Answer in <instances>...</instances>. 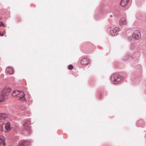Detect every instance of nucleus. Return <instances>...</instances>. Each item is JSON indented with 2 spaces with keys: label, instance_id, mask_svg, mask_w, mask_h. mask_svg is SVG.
I'll use <instances>...</instances> for the list:
<instances>
[{
  "label": "nucleus",
  "instance_id": "f257e3e1",
  "mask_svg": "<svg viewBox=\"0 0 146 146\" xmlns=\"http://www.w3.org/2000/svg\"><path fill=\"white\" fill-rule=\"evenodd\" d=\"M12 96L15 98H19V99L21 101L25 100L24 93L23 91H14L12 94Z\"/></svg>",
  "mask_w": 146,
  "mask_h": 146
},
{
  "label": "nucleus",
  "instance_id": "f03ea898",
  "mask_svg": "<svg viewBox=\"0 0 146 146\" xmlns=\"http://www.w3.org/2000/svg\"><path fill=\"white\" fill-rule=\"evenodd\" d=\"M11 129L10 123L9 122L3 123L0 125V131L3 132L4 131L6 132Z\"/></svg>",
  "mask_w": 146,
  "mask_h": 146
},
{
  "label": "nucleus",
  "instance_id": "7ed1b4c3",
  "mask_svg": "<svg viewBox=\"0 0 146 146\" xmlns=\"http://www.w3.org/2000/svg\"><path fill=\"white\" fill-rule=\"evenodd\" d=\"M132 36L133 38L135 39H140L141 37V35L139 31L136 30L134 31Z\"/></svg>",
  "mask_w": 146,
  "mask_h": 146
},
{
  "label": "nucleus",
  "instance_id": "20e7f679",
  "mask_svg": "<svg viewBox=\"0 0 146 146\" xmlns=\"http://www.w3.org/2000/svg\"><path fill=\"white\" fill-rule=\"evenodd\" d=\"M30 124V122L27 121H25L23 124V127L29 133H30L31 131Z\"/></svg>",
  "mask_w": 146,
  "mask_h": 146
},
{
  "label": "nucleus",
  "instance_id": "39448f33",
  "mask_svg": "<svg viewBox=\"0 0 146 146\" xmlns=\"http://www.w3.org/2000/svg\"><path fill=\"white\" fill-rule=\"evenodd\" d=\"M11 89L9 87H6L4 88L1 92L2 94H3L5 96H7L11 92Z\"/></svg>",
  "mask_w": 146,
  "mask_h": 146
},
{
  "label": "nucleus",
  "instance_id": "423d86ee",
  "mask_svg": "<svg viewBox=\"0 0 146 146\" xmlns=\"http://www.w3.org/2000/svg\"><path fill=\"white\" fill-rule=\"evenodd\" d=\"M5 139V136L0 135V146H6Z\"/></svg>",
  "mask_w": 146,
  "mask_h": 146
},
{
  "label": "nucleus",
  "instance_id": "0eeeda50",
  "mask_svg": "<svg viewBox=\"0 0 146 146\" xmlns=\"http://www.w3.org/2000/svg\"><path fill=\"white\" fill-rule=\"evenodd\" d=\"M117 79V84L120 81L121 79V77L118 75H112L111 79L113 81L115 80V78Z\"/></svg>",
  "mask_w": 146,
  "mask_h": 146
},
{
  "label": "nucleus",
  "instance_id": "6e6552de",
  "mask_svg": "<svg viewBox=\"0 0 146 146\" xmlns=\"http://www.w3.org/2000/svg\"><path fill=\"white\" fill-rule=\"evenodd\" d=\"M119 31V28H115L113 29L110 31V33L112 36H115L117 35Z\"/></svg>",
  "mask_w": 146,
  "mask_h": 146
},
{
  "label": "nucleus",
  "instance_id": "1a4fd4ad",
  "mask_svg": "<svg viewBox=\"0 0 146 146\" xmlns=\"http://www.w3.org/2000/svg\"><path fill=\"white\" fill-rule=\"evenodd\" d=\"M129 0H121L120 4L122 7H125L127 5Z\"/></svg>",
  "mask_w": 146,
  "mask_h": 146
},
{
  "label": "nucleus",
  "instance_id": "9d476101",
  "mask_svg": "<svg viewBox=\"0 0 146 146\" xmlns=\"http://www.w3.org/2000/svg\"><path fill=\"white\" fill-rule=\"evenodd\" d=\"M127 23V19L124 17L121 18L119 21V23L121 25H126Z\"/></svg>",
  "mask_w": 146,
  "mask_h": 146
},
{
  "label": "nucleus",
  "instance_id": "9b49d317",
  "mask_svg": "<svg viewBox=\"0 0 146 146\" xmlns=\"http://www.w3.org/2000/svg\"><path fill=\"white\" fill-rule=\"evenodd\" d=\"M8 117L6 113H0V122L2 120L5 119Z\"/></svg>",
  "mask_w": 146,
  "mask_h": 146
},
{
  "label": "nucleus",
  "instance_id": "f8f14e48",
  "mask_svg": "<svg viewBox=\"0 0 146 146\" xmlns=\"http://www.w3.org/2000/svg\"><path fill=\"white\" fill-rule=\"evenodd\" d=\"M6 71L7 73L10 74H13L14 72L13 69L12 68L9 66L6 68Z\"/></svg>",
  "mask_w": 146,
  "mask_h": 146
},
{
  "label": "nucleus",
  "instance_id": "ddd939ff",
  "mask_svg": "<svg viewBox=\"0 0 146 146\" xmlns=\"http://www.w3.org/2000/svg\"><path fill=\"white\" fill-rule=\"evenodd\" d=\"M89 60L86 58H82L81 61V63L83 65H86L88 64Z\"/></svg>",
  "mask_w": 146,
  "mask_h": 146
},
{
  "label": "nucleus",
  "instance_id": "4468645a",
  "mask_svg": "<svg viewBox=\"0 0 146 146\" xmlns=\"http://www.w3.org/2000/svg\"><path fill=\"white\" fill-rule=\"evenodd\" d=\"M3 94H2L1 92L0 94V103L3 102L5 100V97Z\"/></svg>",
  "mask_w": 146,
  "mask_h": 146
},
{
  "label": "nucleus",
  "instance_id": "2eb2a0df",
  "mask_svg": "<svg viewBox=\"0 0 146 146\" xmlns=\"http://www.w3.org/2000/svg\"><path fill=\"white\" fill-rule=\"evenodd\" d=\"M28 143L26 141H24L20 144L19 146H27Z\"/></svg>",
  "mask_w": 146,
  "mask_h": 146
},
{
  "label": "nucleus",
  "instance_id": "dca6fc26",
  "mask_svg": "<svg viewBox=\"0 0 146 146\" xmlns=\"http://www.w3.org/2000/svg\"><path fill=\"white\" fill-rule=\"evenodd\" d=\"M26 106L24 105H22L20 108V109L22 110H25L26 109Z\"/></svg>",
  "mask_w": 146,
  "mask_h": 146
},
{
  "label": "nucleus",
  "instance_id": "f3484780",
  "mask_svg": "<svg viewBox=\"0 0 146 146\" xmlns=\"http://www.w3.org/2000/svg\"><path fill=\"white\" fill-rule=\"evenodd\" d=\"M73 68V66L72 65H70L68 67V68L70 70H72Z\"/></svg>",
  "mask_w": 146,
  "mask_h": 146
},
{
  "label": "nucleus",
  "instance_id": "a211bd4d",
  "mask_svg": "<svg viewBox=\"0 0 146 146\" xmlns=\"http://www.w3.org/2000/svg\"><path fill=\"white\" fill-rule=\"evenodd\" d=\"M115 81H114L112 80H111L112 82L113 83L115 84H117V81H116L117 79L115 78Z\"/></svg>",
  "mask_w": 146,
  "mask_h": 146
},
{
  "label": "nucleus",
  "instance_id": "6ab92c4d",
  "mask_svg": "<svg viewBox=\"0 0 146 146\" xmlns=\"http://www.w3.org/2000/svg\"><path fill=\"white\" fill-rule=\"evenodd\" d=\"M2 26H3V27H5V25H3V23H1L0 24V27H1Z\"/></svg>",
  "mask_w": 146,
  "mask_h": 146
},
{
  "label": "nucleus",
  "instance_id": "aec40b11",
  "mask_svg": "<svg viewBox=\"0 0 146 146\" xmlns=\"http://www.w3.org/2000/svg\"><path fill=\"white\" fill-rule=\"evenodd\" d=\"M3 36V34L0 33V36Z\"/></svg>",
  "mask_w": 146,
  "mask_h": 146
}]
</instances>
